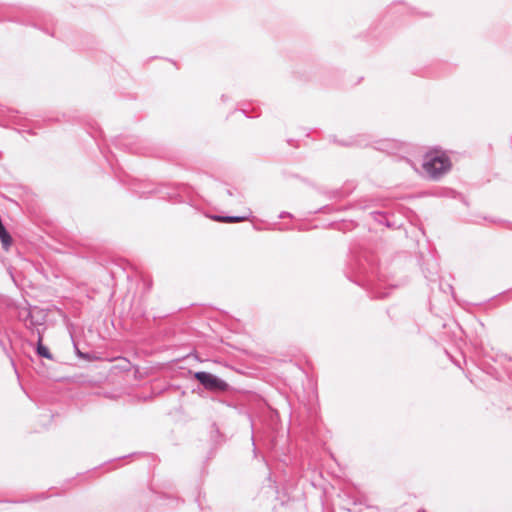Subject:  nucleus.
<instances>
[{
    "mask_svg": "<svg viewBox=\"0 0 512 512\" xmlns=\"http://www.w3.org/2000/svg\"><path fill=\"white\" fill-rule=\"evenodd\" d=\"M450 158L441 150L429 151L423 160V170L432 180H438L451 169Z\"/></svg>",
    "mask_w": 512,
    "mask_h": 512,
    "instance_id": "f257e3e1",
    "label": "nucleus"
},
{
    "mask_svg": "<svg viewBox=\"0 0 512 512\" xmlns=\"http://www.w3.org/2000/svg\"><path fill=\"white\" fill-rule=\"evenodd\" d=\"M375 272L372 265L369 263V269L366 267L365 264L361 263L359 265L358 271H357V280L356 282L359 285L364 286L367 290H369L373 297L375 298H386L388 296V292H381L379 291L378 287L373 284V280L371 279V275H373Z\"/></svg>",
    "mask_w": 512,
    "mask_h": 512,
    "instance_id": "f03ea898",
    "label": "nucleus"
},
{
    "mask_svg": "<svg viewBox=\"0 0 512 512\" xmlns=\"http://www.w3.org/2000/svg\"><path fill=\"white\" fill-rule=\"evenodd\" d=\"M194 377L209 391L224 392L228 389V384L224 380L211 373L196 372Z\"/></svg>",
    "mask_w": 512,
    "mask_h": 512,
    "instance_id": "7ed1b4c3",
    "label": "nucleus"
},
{
    "mask_svg": "<svg viewBox=\"0 0 512 512\" xmlns=\"http://www.w3.org/2000/svg\"><path fill=\"white\" fill-rule=\"evenodd\" d=\"M252 214V211L250 209H246V213L241 216H222V215H211L209 216L210 219L216 221V222H222V223H239L246 221L250 218Z\"/></svg>",
    "mask_w": 512,
    "mask_h": 512,
    "instance_id": "20e7f679",
    "label": "nucleus"
},
{
    "mask_svg": "<svg viewBox=\"0 0 512 512\" xmlns=\"http://www.w3.org/2000/svg\"><path fill=\"white\" fill-rule=\"evenodd\" d=\"M0 240L4 250H8L12 244V237L6 230L5 226L0 228Z\"/></svg>",
    "mask_w": 512,
    "mask_h": 512,
    "instance_id": "39448f33",
    "label": "nucleus"
},
{
    "mask_svg": "<svg viewBox=\"0 0 512 512\" xmlns=\"http://www.w3.org/2000/svg\"><path fill=\"white\" fill-rule=\"evenodd\" d=\"M225 196L233 197L235 200L231 204H242L243 203V195L239 191L235 189L226 188L223 191Z\"/></svg>",
    "mask_w": 512,
    "mask_h": 512,
    "instance_id": "423d86ee",
    "label": "nucleus"
},
{
    "mask_svg": "<svg viewBox=\"0 0 512 512\" xmlns=\"http://www.w3.org/2000/svg\"><path fill=\"white\" fill-rule=\"evenodd\" d=\"M37 353L41 356V357H44V358H47L49 360H52L53 359V355L51 354V352L49 351L48 347H46L43 342H42V337L40 336L39 339H38V344H37Z\"/></svg>",
    "mask_w": 512,
    "mask_h": 512,
    "instance_id": "0eeeda50",
    "label": "nucleus"
},
{
    "mask_svg": "<svg viewBox=\"0 0 512 512\" xmlns=\"http://www.w3.org/2000/svg\"><path fill=\"white\" fill-rule=\"evenodd\" d=\"M76 353H77V355L79 357L87 359L89 361H93V360L100 361V360H102V358L100 356H98V355L94 356V355L85 354V353L81 352L79 349H77Z\"/></svg>",
    "mask_w": 512,
    "mask_h": 512,
    "instance_id": "6e6552de",
    "label": "nucleus"
},
{
    "mask_svg": "<svg viewBox=\"0 0 512 512\" xmlns=\"http://www.w3.org/2000/svg\"><path fill=\"white\" fill-rule=\"evenodd\" d=\"M373 214L375 215V216H374V218H375L378 222H380V223H384V222H383L384 215H383L381 212H375V213H373Z\"/></svg>",
    "mask_w": 512,
    "mask_h": 512,
    "instance_id": "1a4fd4ad",
    "label": "nucleus"
},
{
    "mask_svg": "<svg viewBox=\"0 0 512 512\" xmlns=\"http://www.w3.org/2000/svg\"><path fill=\"white\" fill-rule=\"evenodd\" d=\"M177 189L179 192H184L187 189V187L186 185L181 184L177 187Z\"/></svg>",
    "mask_w": 512,
    "mask_h": 512,
    "instance_id": "9d476101",
    "label": "nucleus"
},
{
    "mask_svg": "<svg viewBox=\"0 0 512 512\" xmlns=\"http://www.w3.org/2000/svg\"><path fill=\"white\" fill-rule=\"evenodd\" d=\"M120 360L124 363V365H122L121 367L124 368V369H127L128 366H129L128 361L126 359H120Z\"/></svg>",
    "mask_w": 512,
    "mask_h": 512,
    "instance_id": "9b49d317",
    "label": "nucleus"
},
{
    "mask_svg": "<svg viewBox=\"0 0 512 512\" xmlns=\"http://www.w3.org/2000/svg\"><path fill=\"white\" fill-rule=\"evenodd\" d=\"M287 216H291V215H290V213H288V212H282V213L279 215V218L283 219V218H285V217H287Z\"/></svg>",
    "mask_w": 512,
    "mask_h": 512,
    "instance_id": "f8f14e48",
    "label": "nucleus"
},
{
    "mask_svg": "<svg viewBox=\"0 0 512 512\" xmlns=\"http://www.w3.org/2000/svg\"><path fill=\"white\" fill-rule=\"evenodd\" d=\"M166 196H167L169 199H174V197L178 196V194H176V193H173V194L166 193Z\"/></svg>",
    "mask_w": 512,
    "mask_h": 512,
    "instance_id": "ddd939ff",
    "label": "nucleus"
},
{
    "mask_svg": "<svg viewBox=\"0 0 512 512\" xmlns=\"http://www.w3.org/2000/svg\"><path fill=\"white\" fill-rule=\"evenodd\" d=\"M446 286L448 287V290H449L450 292H452V291H453V287H452V285H450V284H446Z\"/></svg>",
    "mask_w": 512,
    "mask_h": 512,
    "instance_id": "4468645a",
    "label": "nucleus"
},
{
    "mask_svg": "<svg viewBox=\"0 0 512 512\" xmlns=\"http://www.w3.org/2000/svg\"><path fill=\"white\" fill-rule=\"evenodd\" d=\"M222 100L226 101L225 95H222Z\"/></svg>",
    "mask_w": 512,
    "mask_h": 512,
    "instance_id": "2eb2a0df",
    "label": "nucleus"
},
{
    "mask_svg": "<svg viewBox=\"0 0 512 512\" xmlns=\"http://www.w3.org/2000/svg\"><path fill=\"white\" fill-rule=\"evenodd\" d=\"M243 114L246 116V117H249L247 114H246V111L243 110Z\"/></svg>",
    "mask_w": 512,
    "mask_h": 512,
    "instance_id": "dca6fc26",
    "label": "nucleus"
}]
</instances>
